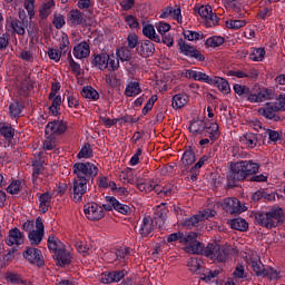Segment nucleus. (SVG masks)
I'll list each match as a JSON object with an SVG mask.
<instances>
[{
  "mask_svg": "<svg viewBox=\"0 0 285 285\" xmlns=\"http://www.w3.org/2000/svg\"><path fill=\"white\" fill-rule=\"evenodd\" d=\"M230 228L234 230H239L240 233H246L248 230V223L244 218H234L229 220Z\"/></svg>",
  "mask_w": 285,
  "mask_h": 285,
  "instance_id": "e433bc0d",
  "label": "nucleus"
},
{
  "mask_svg": "<svg viewBox=\"0 0 285 285\" xmlns=\"http://www.w3.org/2000/svg\"><path fill=\"white\" fill-rule=\"evenodd\" d=\"M48 248H49V250H51V253H55V255H56L59 250L65 248V246L61 243V240H59V238H57L56 236H49Z\"/></svg>",
  "mask_w": 285,
  "mask_h": 285,
  "instance_id": "a19ab883",
  "label": "nucleus"
},
{
  "mask_svg": "<svg viewBox=\"0 0 285 285\" xmlns=\"http://www.w3.org/2000/svg\"><path fill=\"white\" fill-rule=\"evenodd\" d=\"M37 195L39 202V213H41V215H46L50 208V204H52V194L43 193Z\"/></svg>",
  "mask_w": 285,
  "mask_h": 285,
  "instance_id": "5701e85b",
  "label": "nucleus"
},
{
  "mask_svg": "<svg viewBox=\"0 0 285 285\" xmlns=\"http://www.w3.org/2000/svg\"><path fill=\"white\" fill-rule=\"evenodd\" d=\"M67 23L68 26L77 27V26H88V19L86 18V13L81 12L79 9H72L67 14Z\"/></svg>",
  "mask_w": 285,
  "mask_h": 285,
  "instance_id": "2eb2a0df",
  "label": "nucleus"
},
{
  "mask_svg": "<svg viewBox=\"0 0 285 285\" xmlns=\"http://www.w3.org/2000/svg\"><path fill=\"white\" fill-rule=\"evenodd\" d=\"M81 97L85 99H91V101H97L99 99V92L92 88V86H87L82 88Z\"/></svg>",
  "mask_w": 285,
  "mask_h": 285,
  "instance_id": "ea45409f",
  "label": "nucleus"
},
{
  "mask_svg": "<svg viewBox=\"0 0 285 285\" xmlns=\"http://www.w3.org/2000/svg\"><path fill=\"white\" fill-rule=\"evenodd\" d=\"M52 8H55V0L46 2L39 10L40 19H47L52 14Z\"/></svg>",
  "mask_w": 285,
  "mask_h": 285,
  "instance_id": "79ce46f5",
  "label": "nucleus"
},
{
  "mask_svg": "<svg viewBox=\"0 0 285 285\" xmlns=\"http://www.w3.org/2000/svg\"><path fill=\"white\" fill-rule=\"evenodd\" d=\"M11 28L13 31H16L17 35H20L23 37L26 35V22L14 19L11 21Z\"/></svg>",
  "mask_w": 285,
  "mask_h": 285,
  "instance_id": "09e8293b",
  "label": "nucleus"
},
{
  "mask_svg": "<svg viewBox=\"0 0 285 285\" xmlns=\"http://www.w3.org/2000/svg\"><path fill=\"white\" fill-rule=\"evenodd\" d=\"M207 28H213L219 23V17L217 13H210V16L205 20Z\"/></svg>",
  "mask_w": 285,
  "mask_h": 285,
  "instance_id": "774afa93",
  "label": "nucleus"
},
{
  "mask_svg": "<svg viewBox=\"0 0 285 285\" xmlns=\"http://www.w3.org/2000/svg\"><path fill=\"white\" fill-rule=\"evenodd\" d=\"M196 161L195 149L193 147H188L181 157L183 166H193V163Z\"/></svg>",
  "mask_w": 285,
  "mask_h": 285,
  "instance_id": "58836bf2",
  "label": "nucleus"
},
{
  "mask_svg": "<svg viewBox=\"0 0 285 285\" xmlns=\"http://www.w3.org/2000/svg\"><path fill=\"white\" fill-rule=\"evenodd\" d=\"M225 39L222 36H213L206 40V46L208 48H219V46H223Z\"/></svg>",
  "mask_w": 285,
  "mask_h": 285,
  "instance_id": "603ef678",
  "label": "nucleus"
},
{
  "mask_svg": "<svg viewBox=\"0 0 285 285\" xmlns=\"http://www.w3.org/2000/svg\"><path fill=\"white\" fill-rule=\"evenodd\" d=\"M23 233L19 228H12L9 230L8 238H7V244L8 246H21L23 244Z\"/></svg>",
  "mask_w": 285,
  "mask_h": 285,
  "instance_id": "4be33fe9",
  "label": "nucleus"
},
{
  "mask_svg": "<svg viewBox=\"0 0 285 285\" xmlns=\"http://www.w3.org/2000/svg\"><path fill=\"white\" fill-rule=\"evenodd\" d=\"M184 77H186V79H194V81H203V83H213V77L194 69H187L184 73Z\"/></svg>",
  "mask_w": 285,
  "mask_h": 285,
  "instance_id": "a211bd4d",
  "label": "nucleus"
},
{
  "mask_svg": "<svg viewBox=\"0 0 285 285\" xmlns=\"http://www.w3.org/2000/svg\"><path fill=\"white\" fill-rule=\"evenodd\" d=\"M209 86H215V88H218V90H220V92L224 95H228V92H230V85L222 77H212V82H209Z\"/></svg>",
  "mask_w": 285,
  "mask_h": 285,
  "instance_id": "393cba45",
  "label": "nucleus"
},
{
  "mask_svg": "<svg viewBox=\"0 0 285 285\" xmlns=\"http://www.w3.org/2000/svg\"><path fill=\"white\" fill-rule=\"evenodd\" d=\"M32 88V80H30V77H26L20 85L19 94L21 97H28Z\"/></svg>",
  "mask_w": 285,
  "mask_h": 285,
  "instance_id": "37998d69",
  "label": "nucleus"
},
{
  "mask_svg": "<svg viewBox=\"0 0 285 285\" xmlns=\"http://www.w3.org/2000/svg\"><path fill=\"white\" fill-rule=\"evenodd\" d=\"M223 209L225 213H229V215H239L240 213H245L248 210V207L242 205V202L237 198H225L222 203Z\"/></svg>",
  "mask_w": 285,
  "mask_h": 285,
  "instance_id": "f8f14e48",
  "label": "nucleus"
},
{
  "mask_svg": "<svg viewBox=\"0 0 285 285\" xmlns=\"http://www.w3.org/2000/svg\"><path fill=\"white\" fill-rule=\"evenodd\" d=\"M234 92L245 101H250V97H254V94L250 92V87L246 85H239V83L234 85Z\"/></svg>",
  "mask_w": 285,
  "mask_h": 285,
  "instance_id": "bb28decb",
  "label": "nucleus"
},
{
  "mask_svg": "<svg viewBox=\"0 0 285 285\" xmlns=\"http://www.w3.org/2000/svg\"><path fill=\"white\" fill-rule=\"evenodd\" d=\"M33 166V170H32V184L35 186H37V180L39 179L40 175H43V171L46 170V168L43 167V165L39 164V161H35L32 164Z\"/></svg>",
  "mask_w": 285,
  "mask_h": 285,
  "instance_id": "de8ad7c7",
  "label": "nucleus"
},
{
  "mask_svg": "<svg viewBox=\"0 0 285 285\" xmlns=\"http://www.w3.org/2000/svg\"><path fill=\"white\" fill-rule=\"evenodd\" d=\"M151 190L158 194V197L161 199H166L168 197H173V186H161V185H154L151 186Z\"/></svg>",
  "mask_w": 285,
  "mask_h": 285,
  "instance_id": "7c9ffc66",
  "label": "nucleus"
},
{
  "mask_svg": "<svg viewBox=\"0 0 285 285\" xmlns=\"http://www.w3.org/2000/svg\"><path fill=\"white\" fill-rule=\"evenodd\" d=\"M126 97H137L141 95V87L138 81H130L125 89Z\"/></svg>",
  "mask_w": 285,
  "mask_h": 285,
  "instance_id": "473e14b6",
  "label": "nucleus"
},
{
  "mask_svg": "<svg viewBox=\"0 0 285 285\" xmlns=\"http://www.w3.org/2000/svg\"><path fill=\"white\" fill-rule=\"evenodd\" d=\"M14 132L17 130L9 122H0V135L4 137L7 141H12L14 139Z\"/></svg>",
  "mask_w": 285,
  "mask_h": 285,
  "instance_id": "c85d7f7f",
  "label": "nucleus"
},
{
  "mask_svg": "<svg viewBox=\"0 0 285 285\" xmlns=\"http://www.w3.org/2000/svg\"><path fill=\"white\" fill-rule=\"evenodd\" d=\"M178 49L181 55L195 59L196 61H206V57L195 46L188 45L183 38L178 39Z\"/></svg>",
  "mask_w": 285,
  "mask_h": 285,
  "instance_id": "6e6552de",
  "label": "nucleus"
},
{
  "mask_svg": "<svg viewBox=\"0 0 285 285\" xmlns=\"http://www.w3.org/2000/svg\"><path fill=\"white\" fill-rule=\"evenodd\" d=\"M52 23L56 28V30H61L66 26V16L61 13H53V20Z\"/></svg>",
  "mask_w": 285,
  "mask_h": 285,
  "instance_id": "4d7b16f0",
  "label": "nucleus"
},
{
  "mask_svg": "<svg viewBox=\"0 0 285 285\" xmlns=\"http://www.w3.org/2000/svg\"><path fill=\"white\" fill-rule=\"evenodd\" d=\"M259 164L253 160H240L230 165V170L227 175L228 186L235 188L238 181H244L250 175H257Z\"/></svg>",
  "mask_w": 285,
  "mask_h": 285,
  "instance_id": "f257e3e1",
  "label": "nucleus"
},
{
  "mask_svg": "<svg viewBox=\"0 0 285 285\" xmlns=\"http://www.w3.org/2000/svg\"><path fill=\"white\" fill-rule=\"evenodd\" d=\"M197 233L189 232L188 234L183 233L181 244H187L185 246L186 253H190L191 255H199L204 250V244L197 240Z\"/></svg>",
  "mask_w": 285,
  "mask_h": 285,
  "instance_id": "0eeeda50",
  "label": "nucleus"
},
{
  "mask_svg": "<svg viewBox=\"0 0 285 285\" xmlns=\"http://www.w3.org/2000/svg\"><path fill=\"white\" fill-rule=\"evenodd\" d=\"M114 204V210H117V213H120V215H130L132 213V209L130 206L119 203V200L111 199Z\"/></svg>",
  "mask_w": 285,
  "mask_h": 285,
  "instance_id": "c03bdc74",
  "label": "nucleus"
},
{
  "mask_svg": "<svg viewBox=\"0 0 285 285\" xmlns=\"http://www.w3.org/2000/svg\"><path fill=\"white\" fill-rule=\"evenodd\" d=\"M142 35L150 39V41H155L156 43L161 42V38H159V36L157 35V32L155 31V26L153 24H146L142 28Z\"/></svg>",
  "mask_w": 285,
  "mask_h": 285,
  "instance_id": "f704fd0d",
  "label": "nucleus"
},
{
  "mask_svg": "<svg viewBox=\"0 0 285 285\" xmlns=\"http://www.w3.org/2000/svg\"><path fill=\"white\" fill-rule=\"evenodd\" d=\"M110 257H116L114 262L120 266L128 264V255H130V247H119L115 253L109 254Z\"/></svg>",
  "mask_w": 285,
  "mask_h": 285,
  "instance_id": "aec40b11",
  "label": "nucleus"
},
{
  "mask_svg": "<svg viewBox=\"0 0 285 285\" xmlns=\"http://www.w3.org/2000/svg\"><path fill=\"white\" fill-rule=\"evenodd\" d=\"M167 204L163 203L161 205L157 206V212L156 215L157 217H159V219H166V217H168V207H166Z\"/></svg>",
  "mask_w": 285,
  "mask_h": 285,
  "instance_id": "69168bd1",
  "label": "nucleus"
},
{
  "mask_svg": "<svg viewBox=\"0 0 285 285\" xmlns=\"http://www.w3.org/2000/svg\"><path fill=\"white\" fill-rule=\"evenodd\" d=\"M255 222L263 228H277L279 224H284V209L282 207H272L267 212H256L254 214Z\"/></svg>",
  "mask_w": 285,
  "mask_h": 285,
  "instance_id": "7ed1b4c3",
  "label": "nucleus"
},
{
  "mask_svg": "<svg viewBox=\"0 0 285 285\" xmlns=\"http://www.w3.org/2000/svg\"><path fill=\"white\" fill-rule=\"evenodd\" d=\"M153 230H155V222L153 220V217L146 216L142 219V224L140 226L139 234L141 235V237H148V235H150V233H153Z\"/></svg>",
  "mask_w": 285,
  "mask_h": 285,
  "instance_id": "a878e982",
  "label": "nucleus"
},
{
  "mask_svg": "<svg viewBox=\"0 0 285 285\" xmlns=\"http://www.w3.org/2000/svg\"><path fill=\"white\" fill-rule=\"evenodd\" d=\"M203 264L204 262H202V258L194 257L188 259L187 266L190 273H199V271H202Z\"/></svg>",
  "mask_w": 285,
  "mask_h": 285,
  "instance_id": "49530a36",
  "label": "nucleus"
},
{
  "mask_svg": "<svg viewBox=\"0 0 285 285\" xmlns=\"http://www.w3.org/2000/svg\"><path fill=\"white\" fill-rule=\"evenodd\" d=\"M59 50L62 51V55H66V52H70V38H68V35L62 36Z\"/></svg>",
  "mask_w": 285,
  "mask_h": 285,
  "instance_id": "e2e57ef3",
  "label": "nucleus"
},
{
  "mask_svg": "<svg viewBox=\"0 0 285 285\" xmlns=\"http://www.w3.org/2000/svg\"><path fill=\"white\" fill-rule=\"evenodd\" d=\"M23 111V104L19 100L13 101L9 106V115L11 119H17L21 117V112Z\"/></svg>",
  "mask_w": 285,
  "mask_h": 285,
  "instance_id": "4c0bfd02",
  "label": "nucleus"
},
{
  "mask_svg": "<svg viewBox=\"0 0 285 285\" xmlns=\"http://www.w3.org/2000/svg\"><path fill=\"white\" fill-rule=\"evenodd\" d=\"M68 130V125L63 120H53L46 126V135H63Z\"/></svg>",
  "mask_w": 285,
  "mask_h": 285,
  "instance_id": "f3484780",
  "label": "nucleus"
},
{
  "mask_svg": "<svg viewBox=\"0 0 285 285\" xmlns=\"http://www.w3.org/2000/svg\"><path fill=\"white\" fill-rule=\"evenodd\" d=\"M246 263L250 266L252 271L257 275V277H267L268 279H279V272L273 267H264L262 264V258L256 252H252L246 256Z\"/></svg>",
  "mask_w": 285,
  "mask_h": 285,
  "instance_id": "20e7f679",
  "label": "nucleus"
},
{
  "mask_svg": "<svg viewBox=\"0 0 285 285\" xmlns=\"http://www.w3.org/2000/svg\"><path fill=\"white\" fill-rule=\"evenodd\" d=\"M77 157L78 159H90V157H92V147L89 142L85 144V146L78 153Z\"/></svg>",
  "mask_w": 285,
  "mask_h": 285,
  "instance_id": "5fc2aeb1",
  "label": "nucleus"
},
{
  "mask_svg": "<svg viewBox=\"0 0 285 285\" xmlns=\"http://www.w3.org/2000/svg\"><path fill=\"white\" fill-rule=\"evenodd\" d=\"M206 128L207 124L204 120H194L189 125V132L191 135H202Z\"/></svg>",
  "mask_w": 285,
  "mask_h": 285,
  "instance_id": "c9c22d12",
  "label": "nucleus"
},
{
  "mask_svg": "<svg viewBox=\"0 0 285 285\" xmlns=\"http://www.w3.org/2000/svg\"><path fill=\"white\" fill-rule=\"evenodd\" d=\"M36 228L37 229H32L28 234L31 246H39L43 239L45 226L43 219H41V217L36 219Z\"/></svg>",
  "mask_w": 285,
  "mask_h": 285,
  "instance_id": "4468645a",
  "label": "nucleus"
},
{
  "mask_svg": "<svg viewBox=\"0 0 285 285\" xmlns=\"http://www.w3.org/2000/svg\"><path fill=\"white\" fill-rule=\"evenodd\" d=\"M88 184L89 183L87 180L73 178L72 186L70 187V193L76 204L83 202V195L88 193Z\"/></svg>",
  "mask_w": 285,
  "mask_h": 285,
  "instance_id": "9d476101",
  "label": "nucleus"
},
{
  "mask_svg": "<svg viewBox=\"0 0 285 285\" xmlns=\"http://www.w3.org/2000/svg\"><path fill=\"white\" fill-rule=\"evenodd\" d=\"M215 215H217V212L215 209H204L203 212H199L190 218L185 219L183 222V225L187 226L188 228H190V226L197 228V226H199V222H206V219H210L215 217Z\"/></svg>",
  "mask_w": 285,
  "mask_h": 285,
  "instance_id": "9b49d317",
  "label": "nucleus"
},
{
  "mask_svg": "<svg viewBox=\"0 0 285 285\" xmlns=\"http://www.w3.org/2000/svg\"><path fill=\"white\" fill-rule=\"evenodd\" d=\"M72 173L73 178L92 184L95 177L99 175V167L90 161L76 163L72 165Z\"/></svg>",
  "mask_w": 285,
  "mask_h": 285,
  "instance_id": "423d86ee",
  "label": "nucleus"
},
{
  "mask_svg": "<svg viewBox=\"0 0 285 285\" xmlns=\"http://www.w3.org/2000/svg\"><path fill=\"white\" fill-rule=\"evenodd\" d=\"M42 148L46 151L55 150V148H57V137H55V135L49 134V136L45 139L42 144Z\"/></svg>",
  "mask_w": 285,
  "mask_h": 285,
  "instance_id": "3c124183",
  "label": "nucleus"
},
{
  "mask_svg": "<svg viewBox=\"0 0 285 285\" xmlns=\"http://www.w3.org/2000/svg\"><path fill=\"white\" fill-rule=\"evenodd\" d=\"M53 259H56L57 264L60 266H70L72 264V256L70 255V252L66 249V247H62L56 252Z\"/></svg>",
  "mask_w": 285,
  "mask_h": 285,
  "instance_id": "412c9836",
  "label": "nucleus"
},
{
  "mask_svg": "<svg viewBox=\"0 0 285 285\" xmlns=\"http://www.w3.org/2000/svg\"><path fill=\"white\" fill-rule=\"evenodd\" d=\"M222 273V269H206L203 274H200V279L203 282H210V279H215L219 274Z\"/></svg>",
  "mask_w": 285,
  "mask_h": 285,
  "instance_id": "6e6d98bb",
  "label": "nucleus"
},
{
  "mask_svg": "<svg viewBox=\"0 0 285 285\" xmlns=\"http://www.w3.org/2000/svg\"><path fill=\"white\" fill-rule=\"evenodd\" d=\"M73 57L76 59H88L90 57V41H81L73 47Z\"/></svg>",
  "mask_w": 285,
  "mask_h": 285,
  "instance_id": "6ab92c4d",
  "label": "nucleus"
},
{
  "mask_svg": "<svg viewBox=\"0 0 285 285\" xmlns=\"http://www.w3.org/2000/svg\"><path fill=\"white\" fill-rule=\"evenodd\" d=\"M6 279H7V282H10L11 284L30 285L29 281L21 279V275L14 274V273H7Z\"/></svg>",
  "mask_w": 285,
  "mask_h": 285,
  "instance_id": "8fccbe9b",
  "label": "nucleus"
},
{
  "mask_svg": "<svg viewBox=\"0 0 285 285\" xmlns=\"http://www.w3.org/2000/svg\"><path fill=\"white\" fill-rule=\"evenodd\" d=\"M116 55L118 59L122 62L130 61V59H132V52L126 47H121L120 49H118Z\"/></svg>",
  "mask_w": 285,
  "mask_h": 285,
  "instance_id": "864d4df0",
  "label": "nucleus"
},
{
  "mask_svg": "<svg viewBox=\"0 0 285 285\" xmlns=\"http://www.w3.org/2000/svg\"><path fill=\"white\" fill-rule=\"evenodd\" d=\"M188 104V95L186 94H176L171 99V106L175 110L184 108Z\"/></svg>",
  "mask_w": 285,
  "mask_h": 285,
  "instance_id": "2f4dec72",
  "label": "nucleus"
},
{
  "mask_svg": "<svg viewBox=\"0 0 285 285\" xmlns=\"http://www.w3.org/2000/svg\"><path fill=\"white\" fill-rule=\"evenodd\" d=\"M206 124H207V127L205 128V130H207L212 144H215V141H217V139H219L222 135V132H219V125L217 122H206Z\"/></svg>",
  "mask_w": 285,
  "mask_h": 285,
  "instance_id": "c756f323",
  "label": "nucleus"
},
{
  "mask_svg": "<svg viewBox=\"0 0 285 285\" xmlns=\"http://www.w3.org/2000/svg\"><path fill=\"white\" fill-rule=\"evenodd\" d=\"M242 141L247 148H255L259 141V135L247 132L243 136Z\"/></svg>",
  "mask_w": 285,
  "mask_h": 285,
  "instance_id": "72a5a7b5",
  "label": "nucleus"
},
{
  "mask_svg": "<svg viewBox=\"0 0 285 285\" xmlns=\"http://www.w3.org/2000/svg\"><path fill=\"white\" fill-rule=\"evenodd\" d=\"M264 57H266V49L252 48V51L249 53V59L252 61H264Z\"/></svg>",
  "mask_w": 285,
  "mask_h": 285,
  "instance_id": "a18cd8bd",
  "label": "nucleus"
},
{
  "mask_svg": "<svg viewBox=\"0 0 285 285\" xmlns=\"http://www.w3.org/2000/svg\"><path fill=\"white\" fill-rule=\"evenodd\" d=\"M285 111V95H279L275 101L266 102L263 107L258 109V114L265 119L271 121H282L279 112Z\"/></svg>",
  "mask_w": 285,
  "mask_h": 285,
  "instance_id": "39448f33",
  "label": "nucleus"
},
{
  "mask_svg": "<svg viewBox=\"0 0 285 285\" xmlns=\"http://www.w3.org/2000/svg\"><path fill=\"white\" fill-rule=\"evenodd\" d=\"M76 248H77L78 253H80V255H82V257H88V255H90V253H91V249H90V246H88V243L77 242Z\"/></svg>",
  "mask_w": 285,
  "mask_h": 285,
  "instance_id": "13d9d810",
  "label": "nucleus"
},
{
  "mask_svg": "<svg viewBox=\"0 0 285 285\" xmlns=\"http://www.w3.org/2000/svg\"><path fill=\"white\" fill-rule=\"evenodd\" d=\"M83 210L87 219L90 222H99V219H104L106 216L104 207L99 206L97 203L86 204Z\"/></svg>",
  "mask_w": 285,
  "mask_h": 285,
  "instance_id": "ddd939ff",
  "label": "nucleus"
},
{
  "mask_svg": "<svg viewBox=\"0 0 285 285\" xmlns=\"http://www.w3.org/2000/svg\"><path fill=\"white\" fill-rule=\"evenodd\" d=\"M22 257L27 262H29V264H32V266H37L38 268H42V266H46L43 254L39 248L27 247L26 250L22 253Z\"/></svg>",
  "mask_w": 285,
  "mask_h": 285,
  "instance_id": "1a4fd4ad",
  "label": "nucleus"
},
{
  "mask_svg": "<svg viewBox=\"0 0 285 285\" xmlns=\"http://www.w3.org/2000/svg\"><path fill=\"white\" fill-rule=\"evenodd\" d=\"M183 35L188 41H199L200 39H204V35L197 31L187 30L184 31Z\"/></svg>",
  "mask_w": 285,
  "mask_h": 285,
  "instance_id": "052dcab7",
  "label": "nucleus"
},
{
  "mask_svg": "<svg viewBox=\"0 0 285 285\" xmlns=\"http://www.w3.org/2000/svg\"><path fill=\"white\" fill-rule=\"evenodd\" d=\"M225 26L230 30H239V28H244V26H246V20H227Z\"/></svg>",
  "mask_w": 285,
  "mask_h": 285,
  "instance_id": "bf43d9fd",
  "label": "nucleus"
},
{
  "mask_svg": "<svg viewBox=\"0 0 285 285\" xmlns=\"http://www.w3.org/2000/svg\"><path fill=\"white\" fill-rule=\"evenodd\" d=\"M108 59H110V55L108 53L94 55L91 63L99 70H106L108 68Z\"/></svg>",
  "mask_w": 285,
  "mask_h": 285,
  "instance_id": "cd10ccee",
  "label": "nucleus"
},
{
  "mask_svg": "<svg viewBox=\"0 0 285 285\" xmlns=\"http://www.w3.org/2000/svg\"><path fill=\"white\" fill-rule=\"evenodd\" d=\"M61 55H63V53H62V51H60V49L49 48V50H48L49 59H51L52 61H56L57 63H59V61H61Z\"/></svg>",
  "mask_w": 285,
  "mask_h": 285,
  "instance_id": "0e129e2a",
  "label": "nucleus"
},
{
  "mask_svg": "<svg viewBox=\"0 0 285 285\" xmlns=\"http://www.w3.org/2000/svg\"><path fill=\"white\" fill-rule=\"evenodd\" d=\"M271 99H275V90L263 88L249 97V104H262V101H269Z\"/></svg>",
  "mask_w": 285,
  "mask_h": 285,
  "instance_id": "dca6fc26",
  "label": "nucleus"
},
{
  "mask_svg": "<svg viewBox=\"0 0 285 285\" xmlns=\"http://www.w3.org/2000/svg\"><path fill=\"white\" fill-rule=\"evenodd\" d=\"M137 52L144 58L153 57L155 55V43L150 40H145L137 48Z\"/></svg>",
  "mask_w": 285,
  "mask_h": 285,
  "instance_id": "b1692460",
  "label": "nucleus"
},
{
  "mask_svg": "<svg viewBox=\"0 0 285 285\" xmlns=\"http://www.w3.org/2000/svg\"><path fill=\"white\" fill-rule=\"evenodd\" d=\"M197 12L199 17H202V19L206 20L213 12V8L210 6H202L200 8H198Z\"/></svg>",
  "mask_w": 285,
  "mask_h": 285,
  "instance_id": "338daca9",
  "label": "nucleus"
},
{
  "mask_svg": "<svg viewBox=\"0 0 285 285\" xmlns=\"http://www.w3.org/2000/svg\"><path fill=\"white\" fill-rule=\"evenodd\" d=\"M68 59L71 71L73 72V75H77L79 77V75H81V65L72 59V55H70V51L68 55Z\"/></svg>",
  "mask_w": 285,
  "mask_h": 285,
  "instance_id": "680f3d73",
  "label": "nucleus"
},
{
  "mask_svg": "<svg viewBox=\"0 0 285 285\" xmlns=\"http://www.w3.org/2000/svg\"><path fill=\"white\" fill-rule=\"evenodd\" d=\"M199 255H204L216 264H226L233 255H237V249L230 245H220L217 242L208 243Z\"/></svg>",
  "mask_w": 285,
  "mask_h": 285,
  "instance_id": "f03ea898",
  "label": "nucleus"
}]
</instances>
